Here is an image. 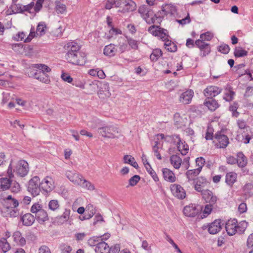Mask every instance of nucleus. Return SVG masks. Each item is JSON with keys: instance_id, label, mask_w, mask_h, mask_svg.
Segmentation results:
<instances>
[{"instance_id": "nucleus-58", "label": "nucleus", "mask_w": 253, "mask_h": 253, "mask_svg": "<svg viewBox=\"0 0 253 253\" xmlns=\"http://www.w3.org/2000/svg\"><path fill=\"white\" fill-rule=\"evenodd\" d=\"M218 51L223 54H227L230 51V47L226 44H221L218 47Z\"/></svg>"}, {"instance_id": "nucleus-37", "label": "nucleus", "mask_w": 253, "mask_h": 253, "mask_svg": "<svg viewBox=\"0 0 253 253\" xmlns=\"http://www.w3.org/2000/svg\"><path fill=\"white\" fill-rule=\"evenodd\" d=\"M204 104L211 111H215L218 107L219 104L214 99L212 98H207Z\"/></svg>"}, {"instance_id": "nucleus-5", "label": "nucleus", "mask_w": 253, "mask_h": 253, "mask_svg": "<svg viewBox=\"0 0 253 253\" xmlns=\"http://www.w3.org/2000/svg\"><path fill=\"white\" fill-rule=\"evenodd\" d=\"M116 7L120 8L118 12L126 13L134 11L136 5L132 0H117Z\"/></svg>"}, {"instance_id": "nucleus-13", "label": "nucleus", "mask_w": 253, "mask_h": 253, "mask_svg": "<svg viewBox=\"0 0 253 253\" xmlns=\"http://www.w3.org/2000/svg\"><path fill=\"white\" fill-rule=\"evenodd\" d=\"M171 138L176 143L178 151L180 152L182 155H186L189 151V146L187 143L185 141H182L179 135L178 134L172 135Z\"/></svg>"}, {"instance_id": "nucleus-8", "label": "nucleus", "mask_w": 253, "mask_h": 253, "mask_svg": "<svg viewBox=\"0 0 253 253\" xmlns=\"http://www.w3.org/2000/svg\"><path fill=\"white\" fill-rule=\"evenodd\" d=\"M41 182L38 176H34L29 181L28 185V191L35 197L40 194L41 191Z\"/></svg>"}, {"instance_id": "nucleus-28", "label": "nucleus", "mask_w": 253, "mask_h": 253, "mask_svg": "<svg viewBox=\"0 0 253 253\" xmlns=\"http://www.w3.org/2000/svg\"><path fill=\"white\" fill-rule=\"evenodd\" d=\"M163 177L165 180L170 182H175L176 177L174 173L170 169L165 168L162 169Z\"/></svg>"}, {"instance_id": "nucleus-56", "label": "nucleus", "mask_w": 253, "mask_h": 253, "mask_svg": "<svg viewBox=\"0 0 253 253\" xmlns=\"http://www.w3.org/2000/svg\"><path fill=\"white\" fill-rule=\"evenodd\" d=\"M140 180V177L138 175H135L131 177L128 180L129 185L134 186L136 185Z\"/></svg>"}, {"instance_id": "nucleus-24", "label": "nucleus", "mask_w": 253, "mask_h": 253, "mask_svg": "<svg viewBox=\"0 0 253 253\" xmlns=\"http://www.w3.org/2000/svg\"><path fill=\"white\" fill-rule=\"evenodd\" d=\"M236 160V164L238 167L240 168H244L247 165L248 159L243 152H239L237 153Z\"/></svg>"}, {"instance_id": "nucleus-26", "label": "nucleus", "mask_w": 253, "mask_h": 253, "mask_svg": "<svg viewBox=\"0 0 253 253\" xmlns=\"http://www.w3.org/2000/svg\"><path fill=\"white\" fill-rule=\"evenodd\" d=\"M118 49L116 48L115 44L110 43L106 45L103 49V53L105 55L113 57L117 52Z\"/></svg>"}, {"instance_id": "nucleus-9", "label": "nucleus", "mask_w": 253, "mask_h": 253, "mask_svg": "<svg viewBox=\"0 0 253 253\" xmlns=\"http://www.w3.org/2000/svg\"><path fill=\"white\" fill-rule=\"evenodd\" d=\"M13 171L20 176H25L29 172V165L28 163L24 160H19L14 166Z\"/></svg>"}, {"instance_id": "nucleus-23", "label": "nucleus", "mask_w": 253, "mask_h": 253, "mask_svg": "<svg viewBox=\"0 0 253 253\" xmlns=\"http://www.w3.org/2000/svg\"><path fill=\"white\" fill-rule=\"evenodd\" d=\"M20 221L23 225L26 226H31L35 221V217L30 213H27L20 216Z\"/></svg>"}, {"instance_id": "nucleus-30", "label": "nucleus", "mask_w": 253, "mask_h": 253, "mask_svg": "<svg viewBox=\"0 0 253 253\" xmlns=\"http://www.w3.org/2000/svg\"><path fill=\"white\" fill-rule=\"evenodd\" d=\"M200 172V169H197L188 170L186 172V175L188 181L190 182L195 181Z\"/></svg>"}, {"instance_id": "nucleus-7", "label": "nucleus", "mask_w": 253, "mask_h": 253, "mask_svg": "<svg viewBox=\"0 0 253 253\" xmlns=\"http://www.w3.org/2000/svg\"><path fill=\"white\" fill-rule=\"evenodd\" d=\"M213 143L217 148H225L229 143V138L221 131H217L214 135Z\"/></svg>"}, {"instance_id": "nucleus-59", "label": "nucleus", "mask_w": 253, "mask_h": 253, "mask_svg": "<svg viewBox=\"0 0 253 253\" xmlns=\"http://www.w3.org/2000/svg\"><path fill=\"white\" fill-rule=\"evenodd\" d=\"M128 45L126 42H125L120 43L118 46V50L117 52L120 54L123 53L128 50Z\"/></svg>"}, {"instance_id": "nucleus-21", "label": "nucleus", "mask_w": 253, "mask_h": 253, "mask_svg": "<svg viewBox=\"0 0 253 253\" xmlns=\"http://www.w3.org/2000/svg\"><path fill=\"white\" fill-rule=\"evenodd\" d=\"M183 212L186 216L195 217L199 212V210L196 208L195 205L190 204L184 208Z\"/></svg>"}, {"instance_id": "nucleus-10", "label": "nucleus", "mask_w": 253, "mask_h": 253, "mask_svg": "<svg viewBox=\"0 0 253 253\" xmlns=\"http://www.w3.org/2000/svg\"><path fill=\"white\" fill-rule=\"evenodd\" d=\"M195 46L200 50L199 55L201 57H206L211 51V46L210 43L203 42L202 40H197L195 42Z\"/></svg>"}, {"instance_id": "nucleus-4", "label": "nucleus", "mask_w": 253, "mask_h": 253, "mask_svg": "<svg viewBox=\"0 0 253 253\" xmlns=\"http://www.w3.org/2000/svg\"><path fill=\"white\" fill-rule=\"evenodd\" d=\"M138 12L141 14L143 18L148 24L154 23L156 20H158V22L160 23L162 20V18L160 15L157 16V15L153 16L152 12L148 10L146 5H143L139 7Z\"/></svg>"}, {"instance_id": "nucleus-32", "label": "nucleus", "mask_w": 253, "mask_h": 253, "mask_svg": "<svg viewBox=\"0 0 253 253\" xmlns=\"http://www.w3.org/2000/svg\"><path fill=\"white\" fill-rule=\"evenodd\" d=\"M174 125L177 128L186 126V120L180 116L179 113H176L173 117Z\"/></svg>"}, {"instance_id": "nucleus-44", "label": "nucleus", "mask_w": 253, "mask_h": 253, "mask_svg": "<svg viewBox=\"0 0 253 253\" xmlns=\"http://www.w3.org/2000/svg\"><path fill=\"white\" fill-rule=\"evenodd\" d=\"M239 108V104L237 102H233L230 104L229 107V110L232 113V116L233 117L237 118L239 115V113L237 111Z\"/></svg>"}, {"instance_id": "nucleus-41", "label": "nucleus", "mask_w": 253, "mask_h": 253, "mask_svg": "<svg viewBox=\"0 0 253 253\" xmlns=\"http://www.w3.org/2000/svg\"><path fill=\"white\" fill-rule=\"evenodd\" d=\"M0 248L4 253L10 250L11 246L6 238H1L0 239Z\"/></svg>"}, {"instance_id": "nucleus-12", "label": "nucleus", "mask_w": 253, "mask_h": 253, "mask_svg": "<svg viewBox=\"0 0 253 253\" xmlns=\"http://www.w3.org/2000/svg\"><path fill=\"white\" fill-rule=\"evenodd\" d=\"M95 209L92 205L88 204L84 208L80 207V220L89 219L95 213Z\"/></svg>"}, {"instance_id": "nucleus-34", "label": "nucleus", "mask_w": 253, "mask_h": 253, "mask_svg": "<svg viewBox=\"0 0 253 253\" xmlns=\"http://www.w3.org/2000/svg\"><path fill=\"white\" fill-rule=\"evenodd\" d=\"M11 184V179L5 177H0V191H5L9 189Z\"/></svg>"}, {"instance_id": "nucleus-43", "label": "nucleus", "mask_w": 253, "mask_h": 253, "mask_svg": "<svg viewBox=\"0 0 253 253\" xmlns=\"http://www.w3.org/2000/svg\"><path fill=\"white\" fill-rule=\"evenodd\" d=\"M235 93L233 91L232 88L229 87V89H226V92L223 96V99L227 102H231L234 99Z\"/></svg>"}, {"instance_id": "nucleus-16", "label": "nucleus", "mask_w": 253, "mask_h": 253, "mask_svg": "<svg viewBox=\"0 0 253 253\" xmlns=\"http://www.w3.org/2000/svg\"><path fill=\"white\" fill-rule=\"evenodd\" d=\"M222 89L216 86H209L204 90V93L208 98H211L220 94Z\"/></svg>"}, {"instance_id": "nucleus-15", "label": "nucleus", "mask_w": 253, "mask_h": 253, "mask_svg": "<svg viewBox=\"0 0 253 253\" xmlns=\"http://www.w3.org/2000/svg\"><path fill=\"white\" fill-rule=\"evenodd\" d=\"M54 188V182L51 177L47 176L41 182V189L48 193Z\"/></svg>"}, {"instance_id": "nucleus-49", "label": "nucleus", "mask_w": 253, "mask_h": 253, "mask_svg": "<svg viewBox=\"0 0 253 253\" xmlns=\"http://www.w3.org/2000/svg\"><path fill=\"white\" fill-rule=\"evenodd\" d=\"M46 26L44 22H40L37 26L36 34L37 35L42 36L45 33Z\"/></svg>"}, {"instance_id": "nucleus-61", "label": "nucleus", "mask_w": 253, "mask_h": 253, "mask_svg": "<svg viewBox=\"0 0 253 253\" xmlns=\"http://www.w3.org/2000/svg\"><path fill=\"white\" fill-rule=\"evenodd\" d=\"M10 188L12 192L16 193L20 191L21 188L18 182L14 181L13 183L11 182Z\"/></svg>"}, {"instance_id": "nucleus-53", "label": "nucleus", "mask_w": 253, "mask_h": 253, "mask_svg": "<svg viewBox=\"0 0 253 253\" xmlns=\"http://www.w3.org/2000/svg\"><path fill=\"white\" fill-rule=\"evenodd\" d=\"M200 38V39L199 40L203 42L210 41L213 38V35L210 32H207L201 34Z\"/></svg>"}, {"instance_id": "nucleus-17", "label": "nucleus", "mask_w": 253, "mask_h": 253, "mask_svg": "<svg viewBox=\"0 0 253 253\" xmlns=\"http://www.w3.org/2000/svg\"><path fill=\"white\" fill-rule=\"evenodd\" d=\"M110 237V234L106 233L101 236H93L88 240V244L90 246L97 247L102 240H107Z\"/></svg>"}, {"instance_id": "nucleus-52", "label": "nucleus", "mask_w": 253, "mask_h": 253, "mask_svg": "<svg viewBox=\"0 0 253 253\" xmlns=\"http://www.w3.org/2000/svg\"><path fill=\"white\" fill-rule=\"evenodd\" d=\"M12 49L16 52L19 54H23L24 46L20 43H14L11 45Z\"/></svg>"}, {"instance_id": "nucleus-18", "label": "nucleus", "mask_w": 253, "mask_h": 253, "mask_svg": "<svg viewBox=\"0 0 253 253\" xmlns=\"http://www.w3.org/2000/svg\"><path fill=\"white\" fill-rule=\"evenodd\" d=\"M177 9L176 6L173 4H165L162 6V11L160 12V14L163 17L165 15H167L169 14L171 15L176 14Z\"/></svg>"}, {"instance_id": "nucleus-62", "label": "nucleus", "mask_w": 253, "mask_h": 253, "mask_svg": "<svg viewBox=\"0 0 253 253\" xmlns=\"http://www.w3.org/2000/svg\"><path fill=\"white\" fill-rule=\"evenodd\" d=\"M44 0H37L36 4L33 7L34 13L38 12L42 7V3Z\"/></svg>"}, {"instance_id": "nucleus-50", "label": "nucleus", "mask_w": 253, "mask_h": 253, "mask_svg": "<svg viewBox=\"0 0 253 253\" xmlns=\"http://www.w3.org/2000/svg\"><path fill=\"white\" fill-rule=\"evenodd\" d=\"M161 28L159 26L152 25L148 28V32L153 36H158L160 35Z\"/></svg>"}, {"instance_id": "nucleus-45", "label": "nucleus", "mask_w": 253, "mask_h": 253, "mask_svg": "<svg viewBox=\"0 0 253 253\" xmlns=\"http://www.w3.org/2000/svg\"><path fill=\"white\" fill-rule=\"evenodd\" d=\"M162 51L160 49H155L153 50L152 52L150 55V59L153 62H156L161 56H162Z\"/></svg>"}, {"instance_id": "nucleus-51", "label": "nucleus", "mask_w": 253, "mask_h": 253, "mask_svg": "<svg viewBox=\"0 0 253 253\" xmlns=\"http://www.w3.org/2000/svg\"><path fill=\"white\" fill-rule=\"evenodd\" d=\"M33 67L41 70L40 72L48 73L51 71L50 68L45 64H36L33 65Z\"/></svg>"}, {"instance_id": "nucleus-40", "label": "nucleus", "mask_w": 253, "mask_h": 253, "mask_svg": "<svg viewBox=\"0 0 253 253\" xmlns=\"http://www.w3.org/2000/svg\"><path fill=\"white\" fill-rule=\"evenodd\" d=\"M165 49L168 51L174 52L177 50V45L175 43L168 40L164 43Z\"/></svg>"}, {"instance_id": "nucleus-29", "label": "nucleus", "mask_w": 253, "mask_h": 253, "mask_svg": "<svg viewBox=\"0 0 253 253\" xmlns=\"http://www.w3.org/2000/svg\"><path fill=\"white\" fill-rule=\"evenodd\" d=\"M34 77L40 82L46 84H49L50 82L49 76L43 72L37 71L34 75Z\"/></svg>"}, {"instance_id": "nucleus-3", "label": "nucleus", "mask_w": 253, "mask_h": 253, "mask_svg": "<svg viewBox=\"0 0 253 253\" xmlns=\"http://www.w3.org/2000/svg\"><path fill=\"white\" fill-rule=\"evenodd\" d=\"M31 211L35 214V219L40 224H42L49 219L47 212L42 209V206L39 203H36L33 205L31 208Z\"/></svg>"}, {"instance_id": "nucleus-31", "label": "nucleus", "mask_w": 253, "mask_h": 253, "mask_svg": "<svg viewBox=\"0 0 253 253\" xmlns=\"http://www.w3.org/2000/svg\"><path fill=\"white\" fill-rule=\"evenodd\" d=\"M80 88H87L88 89V93L92 94L97 88V81L86 83L84 85H81L80 84Z\"/></svg>"}, {"instance_id": "nucleus-14", "label": "nucleus", "mask_w": 253, "mask_h": 253, "mask_svg": "<svg viewBox=\"0 0 253 253\" xmlns=\"http://www.w3.org/2000/svg\"><path fill=\"white\" fill-rule=\"evenodd\" d=\"M170 189L172 195L178 199H183L186 197V192L183 188L177 184H171Z\"/></svg>"}, {"instance_id": "nucleus-22", "label": "nucleus", "mask_w": 253, "mask_h": 253, "mask_svg": "<svg viewBox=\"0 0 253 253\" xmlns=\"http://www.w3.org/2000/svg\"><path fill=\"white\" fill-rule=\"evenodd\" d=\"M194 92L189 89L181 93L179 97V101L184 104H189L193 97Z\"/></svg>"}, {"instance_id": "nucleus-25", "label": "nucleus", "mask_w": 253, "mask_h": 253, "mask_svg": "<svg viewBox=\"0 0 253 253\" xmlns=\"http://www.w3.org/2000/svg\"><path fill=\"white\" fill-rule=\"evenodd\" d=\"M12 238L14 242L19 246H24L26 244V240L19 231L14 232L12 234Z\"/></svg>"}, {"instance_id": "nucleus-38", "label": "nucleus", "mask_w": 253, "mask_h": 253, "mask_svg": "<svg viewBox=\"0 0 253 253\" xmlns=\"http://www.w3.org/2000/svg\"><path fill=\"white\" fill-rule=\"evenodd\" d=\"M237 174L234 172H230L226 174L225 182L230 186H232L237 181Z\"/></svg>"}, {"instance_id": "nucleus-35", "label": "nucleus", "mask_w": 253, "mask_h": 253, "mask_svg": "<svg viewBox=\"0 0 253 253\" xmlns=\"http://www.w3.org/2000/svg\"><path fill=\"white\" fill-rule=\"evenodd\" d=\"M105 240H102L99 244L95 247V251L96 253H109V246L105 242Z\"/></svg>"}, {"instance_id": "nucleus-1", "label": "nucleus", "mask_w": 253, "mask_h": 253, "mask_svg": "<svg viewBox=\"0 0 253 253\" xmlns=\"http://www.w3.org/2000/svg\"><path fill=\"white\" fill-rule=\"evenodd\" d=\"M248 226V222L245 220L238 222L236 219H229L225 224V228L229 236H233L236 233L243 234Z\"/></svg>"}, {"instance_id": "nucleus-27", "label": "nucleus", "mask_w": 253, "mask_h": 253, "mask_svg": "<svg viewBox=\"0 0 253 253\" xmlns=\"http://www.w3.org/2000/svg\"><path fill=\"white\" fill-rule=\"evenodd\" d=\"M145 158V155L144 154H143L142 156V160L143 162V164L145 166V167L147 171V172L149 173V174L152 176L154 180L156 182H157L159 181V177H158L156 172L152 169L149 163L146 160V163L144 162V158Z\"/></svg>"}, {"instance_id": "nucleus-36", "label": "nucleus", "mask_w": 253, "mask_h": 253, "mask_svg": "<svg viewBox=\"0 0 253 253\" xmlns=\"http://www.w3.org/2000/svg\"><path fill=\"white\" fill-rule=\"evenodd\" d=\"M66 60L71 63L78 65L79 59L78 56V53L68 52L66 55Z\"/></svg>"}, {"instance_id": "nucleus-11", "label": "nucleus", "mask_w": 253, "mask_h": 253, "mask_svg": "<svg viewBox=\"0 0 253 253\" xmlns=\"http://www.w3.org/2000/svg\"><path fill=\"white\" fill-rule=\"evenodd\" d=\"M223 225L222 220L218 219H215L211 223L208 224L207 226L204 225L203 229L208 228V232L211 234H216L218 233L222 229Z\"/></svg>"}, {"instance_id": "nucleus-57", "label": "nucleus", "mask_w": 253, "mask_h": 253, "mask_svg": "<svg viewBox=\"0 0 253 253\" xmlns=\"http://www.w3.org/2000/svg\"><path fill=\"white\" fill-rule=\"evenodd\" d=\"M200 192L201 193L203 199H204L206 202H208V200L210 199V197L213 194L211 191L208 189L203 190Z\"/></svg>"}, {"instance_id": "nucleus-39", "label": "nucleus", "mask_w": 253, "mask_h": 253, "mask_svg": "<svg viewBox=\"0 0 253 253\" xmlns=\"http://www.w3.org/2000/svg\"><path fill=\"white\" fill-rule=\"evenodd\" d=\"M64 48L68 50V52H73L74 53H78L79 50V45L74 42H69L67 43L65 46Z\"/></svg>"}, {"instance_id": "nucleus-6", "label": "nucleus", "mask_w": 253, "mask_h": 253, "mask_svg": "<svg viewBox=\"0 0 253 253\" xmlns=\"http://www.w3.org/2000/svg\"><path fill=\"white\" fill-rule=\"evenodd\" d=\"M98 133L104 138H114L118 133V128L114 125H106L98 129Z\"/></svg>"}, {"instance_id": "nucleus-2", "label": "nucleus", "mask_w": 253, "mask_h": 253, "mask_svg": "<svg viewBox=\"0 0 253 253\" xmlns=\"http://www.w3.org/2000/svg\"><path fill=\"white\" fill-rule=\"evenodd\" d=\"M3 201L6 206L5 216L15 217L19 215L20 212L18 209L19 203L17 199L13 198L11 195H8L3 198Z\"/></svg>"}, {"instance_id": "nucleus-47", "label": "nucleus", "mask_w": 253, "mask_h": 253, "mask_svg": "<svg viewBox=\"0 0 253 253\" xmlns=\"http://www.w3.org/2000/svg\"><path fill=\"white\" fill-rule=\"evenodd\" d=\"M248 51L241 47H235L234 51V55L236 57H242L247 56Z\"/></svg>"}, {"instance_id": "nucleus-54", "label": "nucleus", "mask_w": 253, "mask_h": 253, "mask_svg": "<svg viewBox=\"0 0 253 253\" xmlns=\"http://www.w3.org/2000/svg\"><path fill=\"white\" fill-rule=\"evenodd\" d=\"M55 8L57 13H63L65 11L66 7L65 4L61 3L60 1H56Z\"/></svg>"}, {"instance_id": "nucleus-48", "label": "nucleus", "mask_w": 253, "mask_h": 253, "mask_svg": "<svg viewBox=\"0 0 253 253\" xmlns=\"http://www.w3.org/2000/svg\"><path fill=\"white\" fill-rule=\"evenodd\" d=\"M80 185L82 188L89 191H92L94 189V185L91 184L89 181L85 179H81L80 178Z\"/></svg>"}, {"instance_id": "nucleus-60", "label": "nucleus", "mask_w": 253, "mask_h": 253, "mask_svg": "<svg viewBox=\"0 0 253 253\" xmlns=\"http://www.w3.org/2000/svg\"><path fill=\"white\" fill-rule=\"evenodd\" d=\"M14 166L15 165H13V162L11 161L7 170V175L8 176L7 178H10V179L14 177L13 169Z\"/></svg>"}, {"instance_id": "nucleus-20", "label": "nucleus", "mask_w": 253, "mask_h": 253, "mask_svg": "<svg viewBox=\"0 0 253 253\" xmlns=\"http://www.w3.org/2000/svg\"><path fill=\"white\" fill-rule=\"evenodd\" d=\"M97 88L99 89L98 95L99 97L104 93L106 96L109 97L110 95L109 92V86L108 83L105 82H99L97 81Z\"/></svg>"}, {"instance_id": "nucleus-19", "label": "nucleus", "mask_w": 253, "mask_h": 253, "mask_svg": "<svg viewBox=\"0 0 253 253\" xmlns=\"http://www.w3.org/2000/svg\"><path fill=\"white\" fill-rule=\"evenodd\" d=\"M208 183L209 182L207 179L203 176L197 177L195 181L193 182L195 190L199 192L203 190V188L205 187Z\"/></svg>"}, {"instance_id": "nucleus-55", "label": "nucleus", "mask_w": 253, "mask_h": 253, "mask_svg": "<svg viewBox=\"0 0 253 253\" xmlns=\"http://www.w3.org/2000/svg\"><path fill=\"white\" fill-rule=\"evenodd\" d=\"M48 208L50 210L55 211L59 208V204L57 200H51L48 203Z\"/></svg>"}, {"instance_id": "nucleus-42", "label": "nucleus", "mask_w": 253, "mask_h": 253, "mask_svg": "<svg viewBox=\"0 0 253 253\" xmlns=\"http://www.w3.org/2000/svg\"><path fill=\"white\" fill-rule=\"evenodd\" d=\"M67 176L71 181L75 184H79V175L78 173L69 171L67 172Z\"/></svg>"}, {"instance_id": "nucleus-46", "label": "nucleus", "mask_w": 253, "mask_h": 253, "mask_svg": "<svg viewBox=\"0 0 253 253\" xmlns=\"http://www.w3.org/2000/svg\"><path fill=\"white\" fill-rule=\"evenodd\" d=\"M19 12H23L25 11H27L30 13H34V11L33 10V8L34 6V2H31L30 3L26 5H22L19 4Z\"/></svg>"}, {"instance_id": "nucleus-64", "label": "nucleus", "mask_w": 253, "mask_h": 253, "mask_svg": "<svg viewBox=\"0 0 253 253\" xmlns=\"http://www.w3.org/2000/svg\"><path fill=\"white\" fill-rule=\"evenodd\" d=\"M60 249L61 253H71L72 251L71 247L65 244H62L60 246Z\"/></svg>"}, {"instance_id": "nucleus-63", "label": "nucleus", "mask_w": 253, "mask_h": 253, "mask_svg": "<svg viewBox=\"0 0 253 253\" xmlns=\"http://www.w3.org/2000/svg\"><path fill=\"white\" fill-rule=\"evenodd\" d=\"M205 163V160L203 157H199L196 159V166L198 167L197 169H200V171L202 169Z\"/></svg>"}, {"instance_id": "nucleus-33", "label": "nucleus", "mask_w": 253, "mask_h": 253, "mask_svg": "<svg viewBox=\"0 0 253 253\" xmlns=\"http://www.w3.org/2000/svg\"><path fill=\"white\" fill-rule=\"evenodd\" d=\"M169 161L171 165L175 169H179L182 162L181 158H180L177 154L171 156L169 158Z\"/></svg>"}]
</instances>
